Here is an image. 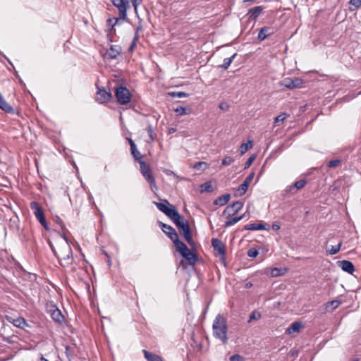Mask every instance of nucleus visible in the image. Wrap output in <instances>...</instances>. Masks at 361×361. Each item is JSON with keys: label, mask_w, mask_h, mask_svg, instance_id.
Here are the masks:
<instances>
[{"label": "nucleus", "mask_w": 361, "mask_h": 361, "mask_svg": "<svg viewBox=\"0 0 361 361\" xmlns=\"http://www.w3.org/2000/svg\"><path fill=\"white\" fill-rule=\"evenodd\" d=\"M157 207L166 215L177 226L179 233L187 243L192 245L194 244L189 223L178 213L176 207L171 204L168 200H163L160 202H154Z\"/></svg>", "instance_id": "nucleus-1"}, {"label": "nucleus", "mask_w": 361, "mask_h": 361, "mask_svg": "<svg viewBox=\"0 0 361 361\" xmlns=\"http://www.w3.org/2000/svg\"><path fill=\"white\" fill-rule=\"evenodd\" d=\"M111 1L118 10V18H109L106 21L107 38L109 42H113L116 35L115 26L119 20H125L127 18V11L130 6L128 0H111Z\"/></svg>", "instance_id": "nucleus-2"}, {"label": "nucleus", "mask_w": 361, "mask_h": 361, "mask_svg": "<svg viewBox=\"0 0 361 361\" xmlns=\"http://www.w3.org/2000/svg\"><path fill=\"white\" fill-rule=\"evenodd\" d=\"M228 324L226 318L221 314H218L212 324L213 336L222 341L224 344L228 343Z\"/></svg>", "instance_id": "nucleus-3"}, {"label": "nucleus", "mask_w": 361, "mask_h": 361, "mask_svg": "<svg viewBox=\"0 0 361 361\" xmlns=\"http://www.w3.org/2000/svg\"><path fill=\"white\" fill-rule=\"evenodd\" d=\"M176 251L178 252L187 261V264L190 266H194L198 259L197 255L191 251L187 245L182 241L178 243L175 245Z\"/></svg>", "instance_id": "nucleus-4"}, {"label": "nucleus", "mask_w": 361, "mask_h": 361, "mask_svg": "<svg viewBox=\"0 0 361 361\" xmlns=\"http://www.w3.org/2000/svg\"><path fill=\"white\" fill-rule=\"evenodd\" d=\"M115 97L118 104L126 105L130 102L132 94L127 87L120 85L115 89Z\"/></svg>", "instance_id": "nucleus-5"}, {"label": "nucleus", "mask_w": 361, "mask_h": 361, "mask_svg": "<svg viewBox=\"0 0 361 361\" xmlns=\"http://www.w3.org/2000/svg\"><path fill=\"white\" fill-rule=\"evenodd\" d=\"M30 209L33 212L36 219L39 221L45 230L49 231V228L46 221L44 210L42 206L37 202H31L30 204Z\"/></svg>", "instance_id": "nucleus-6"}, {"label": "nucleus", "mask_w": 361, "mask_h": 361, "mask_svg": "<svg viewBox=\"0 0 361 361\" xmlns=\"http://www.w3.org/2000/svg\"><path fill=\"white\" fill-rule=\"evenodd\" d=\"M140 169L141 173L145 177L146 180L149 183L151 188H157L156 180L149 165L147 164L145 161H140Z\"/></svg>", "instance_id": "nucleus-7"}, {"label": "nucleus", "mask_w": 361, "mask_h": 361, "mask_svg": "<svg viewBox=\"0 0 361 361\" xmlns=\"http://www.w3.org/2000/svg\"><path fill=\"white\" fill-rule=\"evenodd\" d=\"M56 223L60 226L62 231H63V235H62V237L66 241L67 244H66V251H61L59 254H57L56 252L54 250L53 247L51 246V248L52 250V251L54 252V255L59 258V259H66V258H69L70 257V255L72 254V250H71V246L69 245L68 243V238L66 236L65 233H64V231L63 230L65 229V226L62 221L61 219H58L56 220Z\"/></svg>", "instance_id": "nucleus-8"}, {"label": "nucleus", "mask_w": 361, "mask_h": 361, "mask_svg": "<svg viewBox=\"0 0 361 361\" xmlns=\"http://www.w3.org/2000/svg\"><path fill=\"white\" fill-rule=\"evenodd\" d=\"M162 231L173 241L174 245L181 240H179L178 235L176 230L170 225H167L161 221L159 222Z\"/></svg>", "instance_id": "nucleus-9"}, {"label": "nucleus", "mask_w": 361, "mask_h": 361, "mask_svg": "<svg viewBox=\"0 0 361 361\" xmlns=\"http://www.w3.org/2000/svg\"><path fill=\"white\" fill-rule=\"evenodd\" d=\"M281 85L284 86L288 89H295V88H300L302 87L303 80L301 78H286L281 82Z\"/></svg>", "instance_id": "nucleus-10"}, {"label": "nucleus", "mask_w": 361, "mask_h": 361, "mask_svg": "<svg viewBox=\"0 0 361 361\" xmlns=\"http://www.w3.org/2000/svg\"><path fill=\"white\" fill-rule=\"evenodd\" d=\"M112 97V94L110 91L106 90L104 88L98 87V90L95 95V99L100 104L106 103Z\"/></svg>", "instance_id": "nucleus-11"}, {"label": "nucleus", "mask_w": 361, "mask_h": 361, "mask_svg": "<svg viewBox=\"0 0 361 361\" xmlns=\"http://www.w3.org/2000/svg\"><path fill=\"white\" fill-rule=\"evenodd\" d=\"M243 207V203L240 201H236L226 207L224 213H228V215H234L238 212Z\"/></svg>", "instance_id": "nucleus-12"}, {"label": "nucleus", "mask_w": 361, "mask_h": 361, "mask_svg": "<svg viewBox=\"0 0 361 361\" xmlns=\"http://www.w3.org/2000/svg\"><path fill=\"white\" fill-rule=\"evenodd\" d=\"M49 312L53 320L56 322L61 323L63 321V316L61 312L55 305L50 306Z\"/></svg>", "instance_id": "nucleus-13"}, {"label": "nucleus", "mask_w": 361, "mask_h": 361, "mask_svg": "<svg viewBox=\"0 0 361 361\" xmlns=\"http://www.w3.org/2000/svg\"><path fill=\"white\" fill-rule=\"evenodd\" d=\"M212 245L214 250L217 251L221 256L224 257L226 254L225 245L221 240L217 238L212 239Z\"/></svg>", "instance_id": "nucleus-14"}, {"label": "nucleus", "mask_w": 361, "mask_h": 361, "mask_svg": "<svg viewBox=\"0 0 361 361\" xmlns=\"http://www.w3.org/2000/svg\"><path fill=\"white\" fill-rule=\"evenodd\" d=\"M338 266L342 269L343 271L352 274L355 271L353 264L348 260H342L338 262Z\"/></svg>", "instance_id": "nucleus-15"}, {"label": "nucleus", "mask_w": 361, "mask_h": 361, "mask_svg": "<svg viewBox=\"0 0 361 361\" xmlns=\"http://www.w3.org/2000/svg\"><path fill=\"white\" fill-rule=\"evenodd\" d=\"M304 325L301 322H295L290 324V326L286 329V334H292L293 333H299L302 329H303Z\"/></svg>", "instance_id": "nucleus-16"}, {"label": "nucleus", "mask_w": 361, "mask_h": 361, "mask_svg": "<svg viewBox=\"0 0 361 361\" xmlns=\"http://www.w3.org/2000/svg\"><path fill=\"white\" fill-rule=\"evenodd\" d=\"M120 52V47L111 46V47L106 52V56L109 59H114L119 55Z\"/></svg>", "instance_id": "nucleus-17"}, {"label": "nucleus", "mask_w": 361, "mask_h": 361, "mask_svg": "<svg viewBox=\"0 0 361 361\" xmlns=\"http://www.w3.org/2000/svg\"><path fill=\"white\" fill-rule=\"evenodd\" d=\"M245 230H249V231H257V230H269V228H267L266 224H264L262 222H260L259 224L257 223H252L246 224L244 226Z\"/></svg>", "instance_id": "nucleus-18"}, {"label": "nucleus", "mask_w": 361, "mask_h": 361, "mask_svg": "<svg viewBox=\"0 0 361 361\" xmlns=\"http://www.w3.org/2000/svg\"><path fill=\"white\" fill-rule=\"evenodd\" d=\"M0 109L8 114H13L14 109L4 99L2 94L0 93Z\"/></svg>", "instance_id": "nucleus-19"}, {"label": "nucleus", "mask_w": 361, "mask_h": 361, "mask_svg": "<svg viewBox=\"0 0 361 361\" xmlns=\"http://www.w3.org/2000/svg\"><path fill=\"white\" fill-rule=\"evenodd\" d=\"M264 8L262 6H257L254 8H252L249 11V13L250 14V18L256 20L259 16L263 12Z\"/></svg>", "instance_id": "nucleus-20"}, {"label": "nucleus", "mask_w": 361, "mask_h": 361, "mask_svg": "<svg viewBox=\"0 0 361 361\" xmlns=\"http://www.w3.org/2000/svg\"><path fill=\"white\" fill-rule=\"evenodd\" d=\"M142 353L147 361H163L161 357L153 353H150L147 350H142Z\"/></svg>", "instance_id": "nucleus-21"}, {"label": "nucleus", "mask_w": 361, "mask_h": 361, "mask_svg": "<svg viewBox=\"0 0 361 361\" xmlns=\"http://www.w3.org/2000/svg\"><path fill=\"white\" fill-rule=\"evenodd\" d=\"M174 111L176 113L178 116H183L190 114L192 111V109L190 106H178L174 109Z\"/></svg>", "instance_id": "nucleus-22"}, {"label": "nucleus", "mask_w": 361, "mask_h": 361, "mask_svg": "<svg viewBox=\"0 0 361 361\" xmlns=\"http://www.w3.org/2000/svg\"><path fill=\"white\" fill-rule=\"evenodd\" d=\"M306 184L307 180L305 179L297 180L293 185L288 187V191L292 192L293 189H296V190H301L306 185Z\"/></svg>", "instance_id": "nucleus-23"}, {"label": "nucleus", "mask_w": 361, "mask_h": 361, "mask_svg": "<svg viewBox=\"0 0 361 361\" xmlns=\"http://www.w3.org/2000/svg\"><path fill=\"white\" fill-rule=\"evenodd\" d=\"M231 195L229 194H225L219 196L217 197L214 203V204L219 205V206H224L226 204L229 200H230Z\"/></svg>", "instance_id": "nucleus-24"}, {"label": "nucleus", "mask_w": 361, "mask_h": 361, "mask_svg": "<svg viewBox=\"0 0 361 361\" xmlns=\"http://www.w3.org/2000/svg\"><path fill=\"white\" fill-rule=\"evenodd\" d=\"M269 30H270V28L268 27H262L258 33V36H257L258 39L260 41H262L264 39H266L268 36H269L271 34V32H269Z\"/></svg>", "instance_id": "nucleus-25"}, {"label": "nucleus", "mask_w": 361, "mask_h": 361, "mask_svg": "<svg viewBox=\"0 0 361 361\" xmlns=\"http://www.w3.org/2000/svg\"><path fill=\"white\" fill-rule=\"evenodd\" d=\"M289 117V114L286 113V112H283L281 114H280L279 116H277L275 118H274V127H276V126H279V123L280 122H283L284 121H286L288 118Z\"/></svg>", "instance_id": "nucleus-26"}, {"label": "nucleus", "mask_w": 361, "mask_h": 361, "mask_svg": "<svg viewBox=\"0 0 361 361\" xmlns=\"http://www.w3.org/2000/svg\"><path fill=\"white\" fill-rule=\"evenodd\" d=\"M252 141L248 140L246 143H242L239 147L240 154L243 155L248 149L252 147Z\"/></svg>", "instance_id": "nucleus-27"}, {"label": "nucleus", "mask_w": 361, "mask_h": 361, "mask_svg": "<svg viewBox=\"0 0 361 361\" xmlns=\"http://www.w3.org/2000/svg\"><path fill=\"white\" fill-rule=\"evenodd\" d=\"M249 187V184L247 182H244L240 184L236 190L237 195L242 196L247 192Z\"/></svg>", "instance_id": "nucleus-28"}, {"label": "nucleus", "mask_w": 361, "mask_h": 361, "mask_svg": "<svg viewBox=\"0 0 361 361\" xmlns=\"http://www.w3.org/2000/svg\"><path fill=\"white\" fill-rule=\"evenodd\" d=\"M361 6V0H350L349 1V10L354 11Z\"/></svg>", "instance_id": "nucleus-29"}, {"label": "nucleus", "mask_w": 361, "mask_h": 361, "mask_svg": "<svg viewBox=\"0 0 361 361\" xmlns=\"http://www.w3.org/2000/svg\"><path fill=\"white\" fill-rule=\"evenodd\" d=\"M243 216L242 215L228 219L225 223V227H229L237 224L239 221H240L243 219Z\"/></svg>", "instance_id": "nucleus-30"}, {"label": "nucleus", "mask_w": 361, "mask_h": 361, "mask_svg": "<svg viewBox=\"0 0 361 361\" xmlns=\"http://www.w3.org/2000/svg\"><path fill=\"white\" fill-rule=\"evenodd\" d=\"M130 151H131V154H132L133 157H134V159L136 161H137L139 163L140 161H143L142 157L140 152L137 149L136 146L135 147L134 149L131 148Z\"/></svg>", "instance_id": "nucleus-31"}, {"label": "nucleus", "mask_w": 361, "mask_h": 361, "mask_svg": "<svg viewBox=\"0 0 361 361\" xmlns=\"http://www.w3.org/2000/svg\"><path fill=\"white\" fill-rule=\"evenodd\" d=\"M235 56H236V54H234L231 57L224 59V63L221 66V67H222L225 70L227 69L231 64V63H232L233 59L235 57Z\"/></svg>", "instance_id": "nucleus-32"}, {"label": "nucleus", "mask_w": 361, "mask_h": 361, "mask_svg": "<svg viewBox=\"0 0 361 361\" xmlns=\"http://www.w3.org/2000/svg\"><path fill=\"white\" fill-rule=\"evenodd\" d=\"M261 317L262 315L260 312H257V310H254L249 316L248 322L250 323L253 320H258L261 318Z\"/></svg>", "instance_id": "nucleus-33"}, {"label": "nucleus", "mask_w": 361, "mask_h": 361, "mask_svg": "<svg viewBox=\"0 0 361 361\" xmlns=\"http://www.w3.org/2000/svg\"><path fill=\"white\" fill-rule=\"evenodd\" d=\"M341 304V301L334 300L331 302H329L326 303V309H328L329 307H331V311L336 309Z\"/></svg>", "instance_id": "nucleus-34"}, {"label": "nucleus", "mask_w": 361, "mask_h": 361, "mask_svg": "<svg viewBox=\"0 0 361 361\" xmlns=\"http://www.w3.org/2000/svg\"><path fill=\"white\" fill-rule=\"evenodd\" d=\"M341 245L342 242L341 241L337 245L332 246L331 248L329 250V253L332 255L337 254L340 251Z\"/></svg>", "instance_id": "nucleus-35"}, {"label": "nucleus", "mask_w": 361, "mask_h": 361, "mask_svg": "<svg viewBox=\"0 0 361 361\" xmlns=\"http://www.w3.org/2000/svg\"><path fill=\"white\" fill-rule=\"evenodd\" d=\"M234 159L231 157V156H226L223 160H222V165L224 166H229L231 165L233 161H234Z\"/></svg>", "instance_id": "nucleus-36"}, {"label": "nucleus", "mask_w": 361, "mask_h": 361, "mask_svg": "<svg viewBox=\"0 0 361 361\" xmlns=\"http://www.w3.org/2000/svg\"><path fill=\"white\" fill-rule=\"evenodd\" d=\"M247 256L250 257H252V258H255L256 257L259 252H258V250L255 248H250L247 250Z\"/></svg>", "instance_id": "nucleus-37"}, {"label": "nucleus", "mask_w": 361, "mask_h": 361, "mask_svg": "<svg viewBox=\"0 0 361 361\" xmlns=\"http://www.w3.org/2000/svg\"><path fill=\"white\" fill-rule=\"evenodd\" d=\"M137 40H138V34H137V32H136L135 35V37L133 38V40L130 46V48H129L130 51H133L135 48V47L137 45Z\"/></svg>", "instance_id": "nucleus-38"}, {"label": "nucleus", "mask_w": 361, "mask_h": 361, "mask_svg": "<svg viewBox=\"0 0 361 361\" xmlns=\"http://www.w3.org/2000/svg\"><path fill=\"white\" fill-rule=\"evenodd\" d=\"M340 163H341V161L339 159L331 160L328 163V166L329 168H334V167L338 166Z\"/></svg>", "instance_id": "nucleus-39"}, {"label": "nucleus", "mask_w": 361, "mask_h": 361, "mask_svg": "<svg viewBox=\"0 0 361 361\" xmlns=\"http://www.w3.org/2000/svg\"><path fill=\"white\" fill-rule=\"evenodd\" d=\"M231 361H243L244 357L238 354H235L230 357Z\"/></svg>", "instance_id": "nucleus-40"}, {"label": "nucleus", "mask_w": 361, "mask_h": 361, "mask_svg": "<svg viewBox=\"0 0 361 361\" xmlns=\"http://www.w3.org/2000/svg\"><path fill=\"white\" fill-rule=\"evenodd\" d=\"M255 159V157L254 155L251 156L247 161L245 164V169L249 168L252 164L253 163L254 160Z\"/></svg>", "instance_id": "nucleus-41"}, {"label": "nucleus", "mask_w": 361, "mask_h": 361, "mask_svg": "<svg viewBox=\"0 0 361 361\" xmlns=\"http://www.w3.org/2000/svg\"><path fill=\"white\" fill-rule=\"evenodd\" d=\"M271 274L272 276H278L281 275V271L280 269L278 268H273L271 271Z\"/></svg>", "instance_id": "nucleus-42"}, {"label": "nucleus", "mask_w": 361, "mask_h": 361, "mask_svg": "<svg viewBox=\"0 0 361 361\" xmlns=\"http://www.w3.org/2000/svg\"><path fill=\"white\" fill-rule=\"evenodd\" d=\"M172 96H176L178 97H187L188 94L184 92H172L171 93Z\"/></svg>", "instance_id": "nucleus-43"}, {"label": "nucleus", "mask_w": 361, "mask_h": 361, "mask_svg": "<svg viewBox=\"0 0 361 361\" xmlns=\"http://www.w3.org/2000/svg\"><path fill=\"white\" fill-rule=\"evenodd\" d=\"M202 165L207 166V164L206 162H204V161H198V162H197V163H195L194 164L193 168L197 169V170H200Z\"/></svg>", "instance_id": "nucleus-44"}, {"label": "nucleus", "mask_w": 361, "mask_h": 361, "mask_svg": "<svg viewBox=\"0 0 361 361\" xmlns=\"http://www.w3.org/2000/svg\"><path fill=\"white\" fill-rule=\"evenodd\" d=\"M229 104L226 102H221L220 104H219V109H221V110L224 111H226L229 109Z\"/></svg>", "instance_id": "nucleus-45"}, {"label": "nucleus", "mask_w": 361, "mask_h": 361, "mask_svg": "<svg viewBox=\"0 0 361 361\" xmlns=\"http://www.w3.org/2000/svg\"><path fill=\"white\" fill-rule=\"evenodd\" d=\"M134 7L135 12L137 11V6L142 3V0H130Z\"/></svg>", "instance_id": "nucleus-46"}, {"label": "nucleus", "mask_w": 361, "mask_h": 361, "mask_svg": "<svg viewBox=\"0 0 361 361\" xmlns=\"http://www.w3.org/2000/svg\"><path fill=\"white\" fill-rule=\"evenodd\" d=\"M255 176V173H250L246 178L245 180H244V182H247V184L250 185V183H251V181L252 180L253 178Z\"/></svg>", "instance_id": "nucleus-47"}, {"label": "nucleus", "mask_w": 361, "mask_h": 361, "mask_svg": "<svg viewBox=\"0 0 361 361\" xmlns=\"http://www.w3.org/2000/svg\"><path fill=\"white\" fill-rule=\"evenodd\" d=\"M22 324H25V320L23 318H20L16 321L15 325L18 326H20Z\"/></svg>", "instance_id": "nucleus-48"}, {"label": "nucleus", "mask_w": 361, "mask_h": 361, "mask_svg": "<svg viewBox=\"0 0 361 361\" xmlns=\"http://www.w3.org/2000/svg\"><path fill=\"white\" fill-rule=\"evenodd\" d=\"M128 141L129 142V145L130 146V149L133 148L134 149L135 147L136 146L134 141L131 139V138H128Z\"/></svg>", "instance_id": "nucleus-49"}, {"label": "nucleus", "mask_w": 361, "mask_h": 361, "mask_svg": "<svg viewBox=\"0 0 361 361\" xmlns=\"http://www.w3.org/2000/svg\"><path fill=\"white\" fill-rule=\"evenodd\" d=\"M272 228H273V230H274V231H279V230L281 228V226H280V225H279V224H274L272 225Z\"/></svg>", "instance_id": "nucleus-50"}, {"label": "nucleus", "mask_w": 361, "mask_h": 361, "mask_svg": "<svg viewBox=\"0 0 361 361\" xmlns=\"http://www.w3.org/2000/svg\"><path fill=\"white\" fill-rule=\"evenodd\" d=\"M204 188L203 189V190H208V188L210 187V184L209 183H206L204 184Z\"/></svg>", "instance_id": "nucleus-51"}, {"label": "nucleus", "mask_w": 361, "mask_h": 361, "mask_svg": "<svg viewBox=\"0 0 361 361\" xmlns=\"http://www.w3.org/2000/svg\"><path fill=\"white\" fill-rule=\"evenodd\" d=\"M164 172H165L166 174H168V175H169V174H171V173H172V171H169V170L164 171Z\"/></svg>", "instance_id": "nucleus-52"}, {"label": "nucleus", "mask_w": 361, "mask_h": 361, "mask_svg": "<svg viewBox=\"0 0 361 361\" xmlns=\"http://www.w3.org/2000/svg\"><path fill=\"white\" fill-rule=\"evenodd\" d=\"M41 361H49L47 359L44 358L43 356L41 357Z\"/></svg>", "instance_id": "nucleus-53"}, {"label": "nucleus", "mask_w": 361, "mask_h": 361, "mask_svg": "<svg viewBox=\"0 0 361 361\" xmlns=\"http://www.w3.org/2000/svg\"><path fill=\"white\" fill-rule=\"evenodd\" d=\"M148 131H149V134L152 133V128H151V127H149ZM150 137L152 138V135H150Z\"/></svg>", "instance_id": "nucleus-54"}, {"label": "nucleus", "mask_w": 361, "mask_h": 361, "mask_svg": "<svg viewBox=\"0 0 361 361\" xmlns=\"http://www.w3.org/2000/svg\"><path fill=\"white\" fill-rule=\"evenodd\" d=\"M246 286L247 287H251L252 286V283H246Z\"/></svg>", "instance_id": "nucleus-55"}, {"label": "nucleus", "mask_w": 361, "mask_h": 361, "mask_svg": "<svg viewBox=\"0 0 361 361\" xmlns=\"http://www.w3.org/2000/svg\"><path fill=\"white\" fill-rule=\"evenodd\" d=\"M253 0H244V1H252Z\"/></svg>", "instance_id": "nucleus-56"}, {"label": "nucleus", "mask_w": 361, "mask_h": 361, "mask_svg": "<svg viewBox=\"0 0 361 361\" xmlns=\"http://www.w3.org/2000/svg\"><path fill=\"white\" fill-rule=\"evenodd\" d=\"M353 361H358V360H353Z\"/></svg>", "instance_id": "nucleus-57"}]
</instances>
